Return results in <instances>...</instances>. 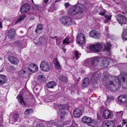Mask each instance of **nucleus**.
<instances>
[{"instance_id":"nucleus-1","label":"nucleus","mask_w":127,"mask_h":127,"mask_svg":"<svg viewBox=\"0 0 127 127\" xmlns=\"http://www.w3.org/2000/svg\"><path fill=\"white\" fill-rule=\"evenodd\" d=\"M104 83L108 86V89L112 92H115L118 90V87L115 86L114 83L119 85L121 82H126L127 84V74H120L118 77L106 74L103 78Z\"/></svg>"},{"instance_id":"nucleus-2","label":"nucleus","mask_w":127,"mask_h":127,"mask_svg":"<svg viewBox=\"0 0 127 127\" xmlns=\"http://www.w3.org/2000/svg\"><path fill=\"white\" fill-rule=\"evenodd\" d=\"M86 10V7L84 5L80 3L77 4L73 6L68 11L70 14L73 15L81 11L82 12Z\"/></svg>"},{"instance_id":"nucleus-3","label":"nucleus","mask_w":127,"mask_h":127,"mask_svg":"<svg viewBox=\"0 0 127 127\" xmlns=\"http://www.w3.org/2000/svg\"><path fill=\"white\" fill-rule=\"evenodd\" d=\"M98 58L96 56L91 58L87 59L83 62L84 65L89 67H91L96 66L97 65Z\"/></svg>"},{"instance_id":"nucleus-4","label":"nucleus","mask_w":127,"mask_h":127,"mask_svg":"<svg viewBox=\"0 0 127 127\" xmlns=\"http://www.w3.org/2000/svg\"><path fill=\"white\" fill-rule=\"evenodd\" d=\"M96 57L98 58L97 64L100 62V66L101 68H105L107 67L109 64V61L108 58L106 57L100 58L97 56Z\"/></svg>"},{"instance_id":"nucleus-5","label":"nucleus","mask_w":127,"mask_h":127,"mask_svg":"<svg viewBox=\"0 0 127 127\" xmlns=\"http://www.w3.org/2000/svg\"><path fill=\"white\" fill-rule=\"evenodd\" d=\"M82 121L84 123L87 124L88 126L94 127L96 123V121L92 120L90 117L84 116L82 118Z\"/></svg>"},{"instance_id":"nucleus-6","label":"nucleus","mask_w":127,"mask_h":127,"mask_svg":"<svg viewBox=\"0 0 127 127\" xmlns=\"http://www.w3.org/2000/svg\"><path fill=\"white\" fill-rule=\"evenodd\" d=\"M85 40L86 37L84 34L80 33L77 34L76 41L78 44H83L85 42Z\"/></svg>"},{"instance_id":"nucleus-7","label":"nucleus","mask_w":127,"mask_h":127,"mask_svg":"<svg viewBox=\"0 0 127 127\" xmlns=\"http://www.w3.org/2000/svg\"><path fill=\"white\" fill-rule=\"evenodd\" d=\"M102 47L101 45L99 43L91 45L89 47L91 51L95 52H100Z\"/></svg>"},{"instance_id":"nucleus-8","label":"nucleus","mask_w":127,"mask_h":127,"mask_svg":"<svg viewBox=\"0 0 127 127\" xmlns=\"http://www.w3.org/2000/svg\"><path fill=\"white\" fill-rule=\"evenodd\" d=\"M40 68L42 70L45 72L48 71L50 69L48 63L44 61L41 62Z\"/></svg>"},{"instance_id":"nucleus-9","label":"nucleus","mask_w":127,"mask_h":127,"mask_svg":"<svg viewBox=\"0 0 127 127\" xmlns=\"http://www.w3.org/2000/svg\"><path fill=\"white\" fill-rule=\"evenodd\" d=\"M117 21L118 22L121 24L122 26H123L126 24V22L127 21V19L126 17L124 15H117L116 17Z\"/></svg>"},{"instance_id":"nucleus-10","label":"nucleus","mask_w":127,"mask_h":127,"mask_svg":"<svg viewBox=\"0 0 127 127\" xmlns=\"http://www.w3.org/2000/svg\"><path fill=\"white\" fill-rule=\"evenodd\" d=\"M28 68L30 71L31 72H36L38 69V67L36 64L32 63L30 64Z\"/></svg>"},{"instance_id":"nucleus-11","label":"nucleus","mask_w":127,"mask_h":127,"mask_svg":"<svg viewBox=\"0 0 127 127\" xmlns=\"http://www.w3.org/2000/svg\"><path fill=\"white\" fill-rule=\"evenodd\" d=\"M8 59L9 61L13 64H17L19 62V60L18 58L12 56H9L8 57Z\"/></svg>"},{"instance_id":"nucleus-12","label":"nucleus","mask_w":127,"mask_h":127,"mask_svg":"<svg viewBox=\"0 0 127 127\" xmlns=\"http://www.w3.org/2000/svg\"><path fill=\"white\" fill-rule=\"evenodd\" d=\"M118 101L121 103L124 104L127 103V96L125 95H122L118 97Z\"/></svg>"},{"instance_id":"nucleus-13","label":"nucleus","mask_w":127,"mask_h":127,"mask_svg":"<svg viewBox=\"0 0 127 127\" xmlns=\"http://www.w3.org/2000/svg\"><path fill=\"white\" fill-rule=\"evenodd\" d=\"M112 112L111 110H104L103 112V115L104 118L106 119H109L110 117Z\"/></svg>"},{"instance_id":"nucleus-14","label":"nucleus","mask_w":127,"mask_h":127,"mask_svg":"<svg viewBox=\"0 0 127 127\" xmlns=\"http://www.w3.org/2000/svg\"><path fill=\"white\" fill-rule=\"evenodd\" d=\"M15 32L13 28L10 29L8 33V35L9 38L10 39L14 38L15 36Z\"/></svg>"},{"instance_id":"nucleus-15","label":"nucleus","mask_w":127,"mask_h":127,"mask_svg":"<svg viewBox=\"0 0 127 127\" xmlns=\"http://www.w3.org/2000/svg\"><path fill=\"white\" fill-rule=\"evenodd\" d=\"M30 8L29 5L28 4H26L23 5L20 9V12L22 13H24L28 11Z\"/></svg>"},{"instance_id":"nucleus-16","label":"nucleus","mask_w":127,"mask_h":127,"mask_svg":"<svg viewBox=\"0 0 127 127\" xmlns=\"http://www.w3.org/2000/svg\"><path fill=\"white\" fill-rule=\"evenodd\" d=\"M82 111L77 108L75 109L73 111V116L76 118L80 117L82 115Z\"/></svg>"},{"instance_id":"nucleus-17","label":"nucleus","mask_w":127,"mask_h":127,"mask_svg":"<svg viewBox=\"0 0 127 127\" xmlns=\"http://www.w3.org/2000/svg\"><path fill=\"white\" fill-rule=\"evenodd\" d=\"M54 62V66L56 69L60 70L61 69V67L57 58H55Z\"/></svg>"},{"instance_id":"nucleus-18","label":"nucleus","mask_w":127,"mask_h":127,"mask_svg":"<svg viewBox=\"0 0 127 127\" xmlns=\"http://www.w3.org/2000/svg\"><path fill=\"white\" fill-rule=\"evenodd\" d=\"M113 124L112 121H106L104 122L102 124V127H110L113 126L112 125Z\"/></svg>"},{"instance_id":"nucleus-19","label":"nucleus","mask_w":127,"mask_h":127,"mask_svg":"<svg viewBox=\"0 0 127 127\" xmlns=\"http://www.w3.org/2000/svg\"><path fill=\"white\" fill-rule=\"evenodd\" d=\"M98 72H95L93 73L92 76V78H94V80L96 82L99 81L100 78V76L98 74Z\"/></svg>"},{"instance_id":"nucleus-20","label":"nucleus","mask_w":127,"mask_h":127,"mask_svg":"<svg viewBox=\"0 0 127 127\" xmlns=\"http://www.w3.org/2000/svg\"><path fill=\"white\" fill-rule=\"evenodd\" d=\"M7 79L5 76L2 75H0V85H2L6 83Z\"/></svg>"},{"instance_id":"nucleus-21","label":"nucleus","mask_w":127,"mask_h":127,"mask_svg":"<svg viewBox=\"0 0 127 127\" xmlns=\"http://www.w3.org/2000/svg\"><path fill=\"white\" fill-rule=\"evenodd\" d=\"M42 26L41 24H39L37 26L35 32L37 34H40L42 32Z\"/></svg>"},{"instance_id":"nucleus-22","label":"nucleus","mask_w":127,"mask_h":127,"mask_svg":"<svg viewBox=\"0 0 127 127\" xmlns=\"http://www.w3.org/2000/svg\"><path fill=\"white\" fill-rule=\"evenodd\" d=\"M37 81L38 82L41 84L45 82V78L44 76L42 75H39L37 77Z\"/></svg>"},{"instance_id":"nucleus-23","label":"nucleus","mask_w":127,"mask_h":127,"mask_svg":"<svg viewBox=\"0 0 127 127\" xmlns=\"http://www.w3.org/2000/svg\"><path fill=\"white\" fill-rule=\"evenodd\" d=\"M17 98L21 104L23 105H25V103L23 100V96L21 94L19 95L17 97Z\"/></svg>"},{"instance_id":"nucleus-24","label":"nucleus","mask_w":127,"mask_h":127,"mask_svg":"<svg viewBox=\"0 0 127 127\" xmlns=\"http://www.w3.org/2000/svg\"><path fill=\"white\" fill-rule=\"evenodd\" d=\"M67 108L68 106L65 105L61 106L59 110L60 113L63 115L65 113V108Z\"/></svg>"},{"instance_id":"nucleus-25","label":"nucleus","mask_w":127,"mask_h":127,"mask_svg":"<svg viewBox=\"0 0 127 127\" xmlns=\"http://www.w3.org/2000/svg\"><path fill=\"white\" fill-rule=\"evenodd\" d=\"M89 79L88 78H85L83 80L82 86L84 88H86L89 86Z\"/></svg>"},{"instance_id":"nucleus-26","label":"nucleus","mask_w":127,"mask_h":127,"mask_svg":"<svg viewBox=\"0 0 127 127\" xmlns=\"http://www.w3.org/2000/svg\"><path fill=\"white\" fill-rule=\"evenodd\" d=\"M104 50L107 51H109L111 48V44L109 43L106 42L104 44Z\"/></svg>"},{"instance_id":"nucleus-27","label":"nucleus","mask_w":127,"mask_h":127,"mask_svg":"<svg viewBox=\"0 0 127 127\" xmlns=\"http://www.w3.org/2000/svg\"><path fill=\"white\" fill-rule=\"evenodd\" d=\"M56 84L55 82L53 81L50 82L47 84V86L49 88H53L55 86Z\"/></svg>"},{"instance_id":"nucleus-28","label":"nucleus","mask_w":127,"mask_h":127,"mask_svg":"<svg viewBox=\"0 0 127 127\" xmlns=\"http://www.w3.org/2000/svg\"><path fill=\"white\" fill-rule=\"evenodd\" d=\"M19 115L17 114H15L12 118L10 119V120L12 121L13 122L17 121L19 118Z\"/></svg>"},{"instance_id":"nucleus-29","label":"nucleus","mask_w":127,"mask_h":127,"mask_svg":"<svg viewBox=\"0 0 127 127\" xmlns=\"http://www.w3.org/2000/svg\"><path fill=\"white\" fill-rule=\"evenodd\" d=\"M67 18L66 21V25L68 26L71 25L72 23V19L68 16H67Z\"/></svg>"},{"instance_id":"nucleus-30","label":"nucleus","mask_w":127,"mask_h":127,"mask_svg":"<svg viewBox=\"0 0 127 127\" xmlns=\"http://www.w3.org/2000/svg\"><path fill=\"white\" fill-rule=\"evenodd\" d=\"M18 74L20 77L23 78L25 76V75L26 74V72L24 70H22L19 72Z\"/></svg>"},{"instance_id":"nucleus-31","label":"nucleus","mask_w":127,"mask_h":127,"mask_svg":"<svg viewBox=\"0 0 127 127\" xmlns=\"http://www.w3.org/2000/svg\"><path fill=\"white\" fill-rule=\"evenodd\" d=\"M13 45L15 46L17 48L21 47L22 46V44L19 41H15L13 43Z\"/></svg>"},{"instance_id":"nucleus-32","label":"nucleus","mask_w":127,"mask_h":127,"mask_svg":"<svg viewBox=\"0 0 127 127\" xmlns=\"http://www.w3.org/2000/svg\"><path fill=\"white\" fill-rule=\"evenodd\" d=\"M122 36L123 39H127V29H126L123 31Z\"/></svg>"},{"instance_id":"nucleus-33","label":"nucleus","mask_w":127,"mask_h":127,"mask_svg":"<svg viewBox=\"0 0 127 127\" xmlns=\"http://www.w3.org/2000/svg\"><path fill=\"white\" fill-rule=\"evenodd\" d=\"M56 9L57 8L55 6L54 3L49 8L48 10L49 12H53L55 10H56Z\"/></svg>"},{"instance_id":"nucleus-34","label":"nucleus","mask_w":127,"mask_h":127,"mask_svg":"<svg viewBox=\"0 0 127 127\" xmlns=\"http://www.w3.org/2000/svg\"><path fill=\"white\" fill-rule=\"evenodd\" d=\"M67 19V16H64L62 17L60 19L61 23L63 25H66V21Z\"/></svg>"},{"instance_id":"nucleus-35","label":"nucleus","mask_w":127,"mask_h":127,"mask_svg":"<svg viewBox=\"0 0 127 127\" xmlns=\"http://www.w3.org/2000/svg\"><path fill=\"white\" fill-rule=\"evenodd\" d=\"M59 79L63 82H66L67 81L66 77L63 75H61L59 77Z\"/></svg>"},{"instance_id":"nucleus-36","label":"nucleus","mask_w":127,"mask_h":127,"mask_svg":"<svg viewBox=\"0 0 127 127\" xmlns=\"http://www.w3.org/2000/svg\"><path fill=\"white\" fill-rule=\"evenodd\" d=\"M98 32L95 30H92L90 32L89 35H90V36L92 37H93L95 36V34H97V35L98 34L97 33Z\"/></svg>"},{"instance_id":"nucleus-37","label":"nucleus","mask_w":127,"mask_h":127,"mask_svg":"<svg viewBox=\"0 0 127 127\" xmlns=\"http://www.w3.org/2000/svg\"><path fill=\"white\" fill-rule=\"evenodd\" d=\"M33 112V110L32 109H26L24 113L26 115H29Z\"/></svg>"},{"instance_id":"nucleus-38","label":"nucleus","mask_w":127,"mask_h":127,"mask_svg":"<svg viewBox=\"0 0 127 127\" xmlns=\"http://www.w3.org/2000/svg\"><path fill=\"white\" fill-rule=\"evenodd\" d=\"M26 15H23L20 16L17 19L16 23H18L20 21L22 20L24 18H25Z\"/></svg>"},{"instance_id":"nucleus-39","label":"nucleus","mask_w":127,"mask_h":127,"mask_svg":"<svg viewBox=\"0 0 127 127\" xmlns=\"http://www.w3.org/2000/svg\"><path fill=\"white\" fill-rule=\"evenodd\" d=\"M123 114V112L122 111L120 112H116L115 114L116 116L119 117H122Z\"/></svg>"},{"instance_id":"nucleus-40","label":"nucleus","mask_w":127,"mask_h":127,"mask_svg":"<svg viewBox=\"0 0 127 127\" xmlns=\"http://www.w3.org/2000/svg\"><path fill=\"white\" fill-rule=\"evenodd\" d=\"M69 43V39L67 38H66L64 39L63 42V44L65 45L68 44Z\"/></svg>"},{"instance_id":"nucleus-41","label":"nucleus","mask_w":127,"mask_h":127,"mask_svg":"<svg viewBox=\"0 0 127 127\" xmlns=\"http://www.w3.org/2000/svg\"><path fill=\"white\" fill-rule=\"evenodd\" d=\"M97 33L98 34V35L97 34H95V36L93 37L97 39H99L100 38V33L98 32H97Z\"/></svg>"},{"instance_id":"nucleus-42","label":"nucleus","mask_w":127,"mask_h":127,"mask_svg":"<svg viewBox=\"0 0 127 127\" xmlns=\"http://www.w3.org/2000/svg\"><path fill=\"white\" fill-rule=\"evenodd\" d=\"M97 33L98 34V35L97 34H95V36L93 37L97 39H99L100 38V33L98 32H97Z\"/></svg>"},{"instance_id":"nucleus-43","label":"nucleus","mask_w":127,"mask_h":127,"mask_svg":"<svg viewBox=\"0 0 127 127\" xmlns=\"http://www.w3.org/2000/svg\"><path fill=\"white\" fill-rule=\"evenodd\" d=\"M49 0H44L43 2L44 3L43 5V7H45L47 4L48 3V2L49 1Z\"/></svg>"},{"instance_id":"nucleus-44","label":"nucleus","mask_w":127,"mask_h":127,"mask_svg":"<svg viewBox=\"0 0 127 127\" xmlns=\"http://www.w3.org/2000/svg\"><path fill=\"white\" fill-rule=\"evenodd\" d=\"M75 58L76 60L78 59L79 58L78 56V54L77 51H75Z\"/></svg>"},{"instance_id":"nucleus-45","label":"nucleus","mask_w":127,"mask_h":127,"mask_svg":"<svg viewBox=\"0 0 127 127\" xmlns=\"http://www.w3.org/2000/svg\"><path fill=\"white\" fill-rule=\"evenodd\" d=\"M59 38H56V44L57 45H59L60 44V42L59 40Z\"/></svg>"},{"instance_id":"nucleus-46","label":"nucleus","mask_w":127,"mask_h":127,"mask_svg":"<svg viewBox=\"0 0 127 127\" xmlns=\"http://www.w3.org/2000/svg\"><path fill=\"white\" fill-rule=\"evenodd\" d=\"M84 11H83L82 12H81V11H80V12H81L79 14L80 16V17L79 18H81L83 17V16H84V14L83 13V12Z\"/></svg>"},{"instance_id":"nucleus-47","label":"nucleus","mask_w":127,"mask_h":127,"mask_svg":"<svg viewBox=\"0 0 127 127\" xmlns=\"http://www.w3.org/2000/svg\"><path fill=\"white\" fill-rule=\"evenodd\" d=\"M69 5L70 4L68 2H66L65 3L64 6L66 8H67L69 6Z\"/></svg>"},{"instance_id":"nucleus-48","label":"nucleus","mask_w":127,"mask_h":127,"mask_svg":"<svg viewBox=\"0 0 127 127\" xmlns=\"http://www.w3.org/2000/svg\"><path fill=\"white\" fill-rule=\"evenodd\" d=\"M112 100V99L111 98L109 97H107V98L106 100V101H107L108 102H109L111 101Z\"/></svg>"},{"instance_id":"nucleus-49","label":"nucleus","mask_w":127,"mask_h":127,"mask_svg":"<svg viewBox=\"0 0 127 127\" xmlns=\"http://www.w3.org/2000/svg\"><path fill=\"white\" fill-rule=\"evenodd\" d=\"M36 127H43L42 124H40L37 125Z\"/></svg>"},{"instance_id":"nucleus-50","label":"nucleus","mask_w":127,"mask_h":127,"mask_svg":"<svg viewBox=\"0 0 127 127\" xmlns=\"http://www.w3.org/2000/svg\"><path fill=\"white\" fill-rule=\"evenodd\" d=\"M2 22L1 21H0V29H1L2 28Z\"/></svg>"},{"instance_id":"nucleus-51","label":"nucleus","mask_w":127,"mask_h":127,"mask_svg":"<svg viewBox=\"0 0 127 127\" xmlns=\"http://www.w3.org/2000/svg\"><path fill=\"white\" fill-rule=\"evenodd\" d=\"M14 67L13 66H11L10 67V70H13V69H14Z\"/></svg>"},{"instance_id":"nucleus-52","label":"nucleus","mask_w":127,"mask_h":127,"mask_svg":"<svg viewBox=\"0 0 127 127\" xmlns=\"http://www.w3.org/2000/svg\"><path fill=\"white\" fill-rule=\"evenodd\" d=\"M51 37V38H53V39H55V38H57V36H54V37Z\"/></svg>"},{"instance_id":"nucleus-53","label":"nucleus","mask_w":127,"mask_h":127,"mask_svg":"<svg viewBox=\"0 0 127 127\" xmlns=\"http://www.w3.org/2000/svg\"><path fill=\"white\" fill-rule=\"evenodd\" d=\"M105 29L106 31H107L108 29V27L107 26H106L105 27Z\"/></svg>"},{"instance_id":"nucleus-54","label":"nucleus","mask_w":127,"mask_h":127,"mask_svg":"<svg viewBox=\"0 0 127 127\" xmlns=\"http://www.w3.org/2000/svg\"><path fill=\"white\" fill-rule=\"evenodd\" d=\"M63 51H64V52H65L66 51V49H65L64 48H63Z\"/></svg>"},{"instance_id":"nucleus-55","label":"nucleus","mask_w":127,"mask_h":127,"mask_svg":"<svg viewBox=\"0 0 127 127\" xmlns=\"http://www.w3.org/2000/svg\"><path fill=\"white\" fill-rule=\"evenodd\" d=\"M104 14V13H102V14H101V15H103Z\"/></svg>"},{"instance_id":"nucleus-56","label":"nucleus","mask_w":127,"mask_h":127,"mask_svg":"<svg viewBox=\"0 0 127 127\" xmlns=\"http://www.w3.org/2000/svg\"><path fill=\"white\" fill-rule=\"evenodd\" d=\"M126 22H126V24H125V26H126V25H127V24H126ZM124 25H125V24Z\"/></svg>"},{"instance_id":"nucleus-57","label":"nucleus","mask_w":127,"mask_h":127,"mask_svg":"<svg viewBox=\"0 0 127 127\" xmlns=\"http://www.w3.org/2000/svg\"><path fill=\"white\" fill-rule=\"evenodd\" d=\"M126 51L127 52V46L126 47Z\"/></svg>"},{"instance_id":"nucleus-58","label":"nucleus","mask_w":127,"mask_h":127,"mask_svg":"<svg viewBox=\"0 0 127 127\" xmlns=\"http://www.w3.org/2000/svg\"><path fill=\"white\" fill-rule=\"evenodd\" d=\"M42 38L41 37H40L39 38V40H40V39H41Z\"/></svg>"},{"instance_id":"nucleus-59","label":"nucleus","mask_w":127,"mask_h":127,"mask_svg":"<svg viewBox=\"0 0 127 127\" xmlns=\"http://www.w3.org/2000/svg\"><path fill=\"white\" fill-rule=\"evenodd\" d=\"M126 57L127 58V56H126Z\"/></svg>"},{"instance_id":"nucleus-60","label":"nucleus","mask_w":127,"mask_h":127,"mask_svg":"<svg viewBox=\"0 0 127 127\" xmlns=\"http://www.w3.org/2000/svg\"><path fill=\"white\" fill-rule=\"evenodd\" d=\"M110 19V18H108V19Z\"/></svg>"},{"instance_id":"nucleus-61","label":"nucleus","mask_w":127,"mask_h":127,"mask_svg":"<svg viewBox=\"0 0 127 127\" xmlns=\"http://www.w3.org/2000/svg\"><path fill=\"white\" fill-rule=\"evenodd\" d=\"M1 58H0V60H1Z\"/></svg>"},{"instance_id":"nucleus-62","label":"nucleus","mask_w":127,"mask_h":127,"mask_svg":"<svg viewBox=\"0 0 127 127\" xmlns=\"http://www.w3.org/2000/svg\"><path fill=\"white\" fill-rule=\"evenodd\" d=\"M123 29H125L124 27L123 28Z\"/></svg>"},{"instance_id":"nucleus-63","label":"nucleus","mask_w":127,"mask_h":127,"mask_svg":"<svg viewBox=\"0 0 127 127\" xmlns=\"http://www.w3.org/2000/svg\"><path fill=\"white\" fill-rule=\"evenodd\" d=\"M2 0V1H3V0Z\"/></svg>"},{"instance_id":"nucleus-64","label":"nucleus","mask_w":127,"mask_h":127,"mask_svg":"<svg viewBox=\"0 0 127 127\" xmlns=\"http://www.w3.org/2000/svg\"><path fill=\"white\" fill-rule=\"evenodd\" d=\"M79 79H80V77L79 78Z\"/></svg>"}]
</instances>
